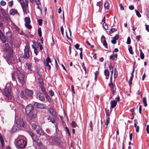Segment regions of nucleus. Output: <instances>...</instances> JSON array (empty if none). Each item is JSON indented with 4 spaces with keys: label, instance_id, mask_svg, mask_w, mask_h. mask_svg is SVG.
I'll return each mask as SVG.
<instances>
[{
    "label": "nucleus",
    "instance_id": "nucleus-49",
    "mask_svg": "<svg viewBox=\"0 0 149 149\" xmlns=\"http://www.w3.org/2000/svg\"><path fill=\"white\" fill-rule=\"evenodd\" d=\"M131 43V39L130 37L128 38L127 42V44H130Z\"/></svg>",
    "mask_w": 149,
    "mask_h": 149
},
{
    "label": "nucleus",
    "instance_id": "nucleus-62",
    "mask_svg": "<svg viewBox=\"0 0 149 149\" xmlns=\"http://www.w3.org/2000/svg\"><path fill=\"white\" fill-rule=\"evenodd\" d=\"M146 30L149 32V25H146Z\"/></svg>",
    "mask_w": 149,
    "mask_h": 149
},
{
    "label": "nucleus",
    "instance_id": "nucleus-14",
    "mask_svg": "<svg viewBox=\"0 0 149 149\" xmlns=\"http://www.w3.org/2000/svg\"><path fill=\"white\" fill-rule=\"evenodd\" d=\"M29 134L31 136L33 141L37 142L38 140V138L35 136L33 133L31 131H30L28 132Z\"/></svg>",
    "mask_w": 149,
    "mask_h": 149
},
{
    "label": "nucleus",
    "instance_id": "nucleus-5",
    "mask_svg": "<svg viewBox=\"0 0 149 149\" xmlns=\"http://www.w3.org/2000/svg\"><path fill=\"white\" fill-rule=\"evenodd\" d=\"M11 90L10 86H6L5 88L3 93L5 96V98H7L9 100L12 99V97L11 94Z\"/></svg>",
    "mask_w": 149,
    "mask_h": 149
},
{
    "label": "nucleus",
    "instance_id": "nucleus-34",
    "mask_svg": "<svg viewBox=\"0 0 149 149\" xmlns=\"http://www.w3.org/2000/svg\"><path fill=\"white\" fill-rule=\"evenodd\" d=\"M25 26L27 29H31L32 28V26L29 24L25 23Z\"/></svg>",
    "mask_w": 149,
    "mask_h": 149
},
{
    "label": "nucleus",
    "instance_id": "nucleus-18",
    "mask_svg": "<svg viewBox=\"0 0 149 149\" xmlns=\"http://www.w3.org/2000/svg\"><path fill=\"white\" fill-rule=\"evenodd\" d=\"M49 112L54 117H56V112L54 111L53 108L51 107H50L49 109Z\"/></svg>",
    "mask_w": 149,
    "mask_h": 149
},
{
    "label": "nucleus",
    "instance_id": "nucleus-1",
    "mask_svg": "<svg viewBox=\"0 0 149 149\" xmlns=\"http://www.w3.org/2000/svg\"><path fill=\"white\" fill-rule=\"evenodd\" d=\"M33 106L31 104L28 105L25 108L26 113L29 116L30 119L35 120L37 115V111L34 110Z\"/></svg>",
    "mask_w": 149,
    "mask_h": 149
},
{
    "label": "nucleus",
    "instance_id": "nucleus-11",
    "mask_svg": "<svg viewBox=\"0 0 149 149\" xmlns=\"http://www.w3.org/2000/svg\"><path fill=\"white\" fill-rule=\"evenodd\" d=\"M3 50L4 52H7V53L13 52V49L10 47L9 44L7 43L5 44V48Z\"/></svg>",
    "mask_w": 149,
    "mask_h": 149
},
{
    "label": "nucleus",
    "instance_id": "nucleus-59",
    "mask_svg": "<svg viewBox=\"0 0 149 149\" xmlns=\"http://www.w3.org/2000/svg\"><path fill=\"white\" fill-rule=\"evenodd\" d=\"M109 59L110 60H114V56L113 55H111L109 56Z\"/></svg>",
    "mask_w": 149,
    "mask_h": 149
},
{
    "label": "nucleus",
    "instance_id": "nucleus-24",
    "mask_svg": "<svg viewBox=\"0 0 149 149\" xmlns=\"http://www.w3.org/2000/svg\"><path fill=\"white\" fill-rule=\"evenodd\" d=\"M21 5L24 14H27L26 7L27 6L26 5L25 3L21 4Z\"/></svg>",
    "mask_w": 149,
    "mask_h": 149
},
{
    "label": "nucleus",
    "instance_id": "nucleus-6",
    "mask_svg": "<svg viewBox=\"0 0 149 149\" xmlns=\"http://www.w3.org/2000/svg\"><path fill=\"white\" fill-rule=\"evenodd\" d=\"M48 140L51 145L59 144L61 143L60 139L58 137L49 136L48 137Z\"/></svg>",
    "mask_w": 149,
    "mask_h": 149
},
{
    "label": "nucleus",
    "instance_id": "nucleus-7",
    "mask_svg": "<svg viewBox=\"0 0 149 149\" xmlns=\"http://www.w3.org/2000/svg\"><path fill=\"white\" fill-rule=\"evenodd\" d=\"M30 47L27 45L25 46L24 49V54L23 55V58H24L28 59L30 57V55L31 54V51L30 52Z\"/></svg>",
    "mask_w": 149,
    "mask_h": 149
},
{
    "label": "nucleus",
    "instance_id": "nucleus-53",
    "mask_svg": "<svg viewBox=\"0 0 149 149\" xmlns=\"http://www.w3.org/2000/svg\"><path fill=\"white\" fill-rule=\"evenodd\" d=\"M34 53L36 55H37L38 53V51L37 49L36 48L34 49Z\"/></svg>",
    "mask_w": 149,
    "mask_h": 149
},
{
    "label": "nucleus",
    "instance_id": "nucleus-41",
    "mask_svg": "<svg viewBox=\"0 0 149 149\" xmlns=\"http://www.w3.org/2000/svg\"><path fill=\"white\" fill-rule=\"evenodd\" d=\"M71 125L72 127H76L77 126V124L74 121H73L71 123Z\"/></svg>",
    "mask_w": 149,
    "mask_h": 149
},
{
    "label": "nucleus",
    "instance_id": "nucleus-32",
    "mask_svg": "<svg viewBox=\"0 0 149 149\" xmlns=\"http://www.w3.org/2000/svg\"><path fill=\"white\" fill-rule=\"evenodd\" d=\"M105 112L106 114V117H109V110L105 109Z\"/></svg>",
    "mask_w": 149,
    "mask_h": 149
},
{
    "label": "nucleus",
    "instance_id": "nucleus-63",
    "mask_svg": "<svg viewBox=\"0 0 149 149\" xmlns=\"http://www.w3.org/2000/svg\"><path fill=\"white\" fill-rule=\"evenodd\" d=\"M129 8L130 10H133L134 9V6L133 5H132L130 6H129Z\"/></svg>",
    "mask_w": 149,
    "mask_h": 149
},
{
    "label": "nucleus",
    "instance_id": "nucleus-57",
    "mask_svg": "<svg viewBox=\"0 0 149 149\" xmlns=\"http://www.w3.org/2000/svg\"><path fill=\"white\" fill-rule=\"evenodd\" d=\"M146 130L148 134H149V126L147 125L146 126Z\"/></svg>",
    "mask_w": 149,
    "mask_h": 149
},
{
    "label": "nucleus",
    "instance_id": "nucleus-40",
    "mask_svg": "<svg viewBox=\"0 0 149 149\" xmlns=\"http://www.w3.org/2000/svg\"><path fill=\"white\" fill-rule=\"evenodd\" d=\"M106 121L105 122V125L107 126L109 124L110 119L109 117H106Z\"/></svg>",
    "mask_w": 149,
    "mask_h": 149
},
{
    "label": "nucleus",
    "instance_id": "nucleus-4",
    "mask_svg": "<svg viewBox=\"0 0 149 149\" xmlns=\"http://www.w3.org/2000/svg\"><path fill=\"white\" fill-rule=\"evenodd\" d=\"M15 144L17 148L22 149L24 148L26 146V142L22 139H20L15 142Z\"/></svg>",
    "mask_w": 149,
    "mask_h": 149
},
{
    "label": "nucleus",
    "instance_id": "nucleus-52",
    "mask_svg": "<svg viewBox=\"0 0 149 149\" xmlns=\"http://www.w3.org/2000/svg\"><path fill=\"white\" fill-rule=\"evenodd\" d=\"M82 67L83 68L85 72V73H86V68L84 65V63H82Z\"/></svg>",
    "mask_w": 149,
    "mask_h": 149
},
{
    "label": "nucleus",
    "instance_id": "nucleus-28",
    "mask_svg": "<svg viewBox=\"0 0 149 149\" xmlns=\"http://www.w3.org/2000/svg\"><path fill=\"white\" fill-rule=\"evenodd\" d=\"M32 127L33 129L36 130L37 129L39 128L40 127L39 126L37 125L35 123H32Z\"/></svg>",
    "mask_w": 149,
    "mask_h": 149
},
{
    "label": "nucleus",
    "instance_id": "nucleus-44",
    "mask_svg": "<svg viewBox=\"0 0 149 149\" xmlns=\"http://www.w3.org/2000/svg\"><path fill=\"white\" fill-rule=\"evenodd\" d=\"M37 22L40 26H41L42 24V19H38Z\"/></svg>",
    "mask_w": 149,
    "mask_h": 149
},
{
    "label": "nucleus",
    "instance_id": "nucleus-21",
    "mask_svg": "<svg viewBox=\"0 0 149 149\" xmlns=\"http://www.w3.org/2000/svg\"><path fill=\"white\" fill-rule=\"evenodd\" d=\"M20 96L23 99L26 100L28 99L27 95L25 94V91H21L20 93Z\"/></svg>",
    "mask_w": 149,
    "mask_h": 149
},
{
    "label": "nucleus",
    "instance_id": "nucleus-30",
    "mask_svg": "<svg viewBox=\"0 0 149 149\" xmlns=\"http://www.w3.org/2000/svg\"><path fill=\"white\" fill-rule=\"evenodd\" d=\"M24 21L25 22V23L30 24L31 22L30 19L28 17H26L25 18Z\"/></svg>",
    "mask_w": 149,
    "mask_h": 149
},
{
    "label": "nucleus",
    "instance_id": "nucleus-56",
    "mask_svg": "<svg viewBox=\"0 0 149 149\" xmlns=\"http://www.w3.org/2000/svg\"><path fill=\"white\" fill-rule=\"evenodd\" d=\"M111 42L113 44H115L116 42V40L113 39L111 40Z\"/></svg>",
    "mask_w": 149,
    "mask_h": 149
},
{
    "label": "nucleus",
    "instance_id": "nucleus-55",
    "mask_svg": "<svg viewBox=\"0 0 149 149\" xmlns=\"http://www.w3.org/2000/svg\"><path fill=\"white\" fill-rule=\"evenodd\" d=\"M1 5L2 6H4L6 4V2L3 1H1L0 2Z\"/></svg>",
    "mask_w": 149,
    "mask_h": 149
},
{
    "label": "nucleus",
    "instance_id": "nucleus-42",
    "mask_svg": "<svg viewBox=\"0 0 149 149\" xmlns=\"http://www.w3.org/2000/svg\"><path fill=\"white\" fill-rule=\"evenodd\" d=\"M141 52H140V58L141 59H143L144 57V54L141 52Z\"/></svg>",
    "mask_w": 149,
    "mask_h": 149
},
{
    "label": "nucleus",
    "instance_id": "nucleus-64",
    "mask_svg": "<svg viewBox=\"0 0 149 149\" xmlns=\"http://www.w3.org/2000/svg\"><path fill=\"white\" fill-rule=\"evenodd\" d=\"M119 38V36L118 35H116L114 37V39L117 40Z\"/></svg>",
    "mask_w": 149,
    "mask_h": 149
},
{
    "label": "nucleus",
    "instance_id": "nucleus-25",
    "mask_svg": "<svg viewBox=\"0 0 149 149\" xmlns=\"http://www.w3.org/2000/svg\"><path fill=\"white\" fill-rule=\"evenodd\" d=\"M47 120L48 123L51 122L52 123H54L55 122L54 119L50 116H48Z\"/></svg>",
    "mask_w": 149,
    "mask_h": 149
},
{
    "label": "nucleus",
    "instance_id": "nucleus-60",
    "mask_svg": "<svg viewBox=\"0 0 149 149\" xmlns=\"http://www.w3.org/2000/svg\"><path fill=\"white\" fill-rule=\"evenodd\" d=\"M119 6L120 7V9L121 10H123L124 9V8L123 6L121 4H119Z\"/></svg>",
    "mask_w": 149,
    "mask_h": 149
},
{
    "label": "nucleus",
    "instance_id": "nucleus-51",
    "mask_svg": "<svg viewBox=\"0 0 149 149\" xmlns=\"http://www.w3.org/2000/svg\"><path fill=\"white\" fill-rule=\"evenodd\" d=\"M103 27L106 30H107L108 28V26L105 23H104L103 25Z\"/></svg>",
    "mask_w": 149,
    "mask_h": 149
},
{
    "label": "nucleus",
    "instance_id": "nucleus-29",
    "mask_svg": "<svg viewBox=\"0 0 149 149\" xmlns=\"http://www.w3.org/2000/svg\"><path fill=\"white\" fill-rule=\"evenodd\" d=\"M104 8L107 10L109 8V3L107 1H106L104 3Z\"/></svg>",
    "mask_w": 149,
    "mask_h": 149
},
{
    "label": "nucleus",
    "instance_id": "nucleus-47",
    "mask_svg": "<svg viewBox=\"0 0 149 149\" xmlns=\"http://www.w3.org/2000/svg\"><path fill=\"white\" fill-rule=\"evenodd\" d=\"M65 129L67 132L69 136H70V134L68 128L67 127H65Z\"/></svg>",
    "mask_w": 149,
    "mask_h": 149
},
{
    "label": "nucleus",
    "instance_id": "nucleus-9",
    "mask_svg": "<svg viewBox=\"0 0 149 149\" xmlns=\"http://www.w3.org/2000/svg\"><path fill=\"white\" fill-rule=\"evenodd\" d=\"M46 61H44V63L45 67V71L47 72V70L48 71H49L51 68V66L50 65H49V63H51V61L50 58L49 57H47L46 59Z\"/></svg>",
    "mask_w": 149,
    "mask_h": 149
},
{
    "label": "nucleus",
    "instance_id": "nucleus-20",
    "mask_svg": "<svg viewBox=\"0 0 149 149\" xmlns=\"http://www.w3.org/2000/svg\"><path fill=\"white\" fill-rule=\"evenodd\" d=\"M9 13L11 15H14L15 14L19 15L17 10L15 9H11Z\"/></svg>",
    "mask_w": 149,
    "mask_h": 149
},
{
    "label": "nucleus",
    "instance_id": "nucleus-61",
    "mask_svg": "<svg viewBox=\"0 0 149 149\" xmlns=\"http://www.w3.org/2000/svg\"><path fill=\"white\" fill-rule=\"evenodd\" d=\"M136 131L137 132H138L139 131V126H137V127H136Z\"/></svg>",
    "mask_w": 149,
    "mask_h": 149
},
{
    "label": "nucleus",
    "instance_id": "nucleus-16",
    "mask_svg": "<svg viewBox=\"0 0 149 149\" xmlns=\"http://www.w3.org/2000/svg\"><path fill=\"white\" fill-rule=\"evenodd\" d=\"M26 70H28L27 72L28 73H30L31 72V65L30 63H27L26 64Z\"/></svg>",
    "mask_w": 149,
    "mask_h": 149
},
{
    "label": "nucleus",
    "instance_id": "nucleus-36",
    "mask_svg": "<svg viewBox=\"0 0 149 149\" xmlns=\"http://www.w3.org/2000/svg\"><path fill=\"white\" fill-rule=\"evenodd\" d=\"M143 101L144 103V106L146 107L147 106V103L146 98L145 97H143Z\"/></svg>",
    "mask_w": 149,
    "mask_h": 149
},
{
    "label": "nucleus",
    "instance_id": "nucleus-48",
    "mask_svg": "<svg viewBox=\"0 0 149 149\" xmlns=\"http://www.w3.org/2000/svg\"><path fill=\"white\" fill-rule=\"evenodd\" d=\"M49 93L50 95L51 96H53L54 94V92L52 90H50L49 91Z\"/></svg>",
    "mask_w": 149,
    "mask_h": 149
},
{
    "label": "nucleus",
    "instance_id": "nucleus-15",
    "mask_svg": "<svg viewBox=\"0 0 149 149\" xmlns=\"http://www.w3.org/2000/svg\"><path fill=\"white\" fill-rule=\"evenodd\" d=\"M17 125L21 127H24V123L22 119L19 118L18 119L16 122Z\"/></svg>",
    "mask_w": 149,
    "mask_h": 149
},
{
    "label": "nucleus",
    "instance_id": "nucleus-12",
    "mask_svg": "<svg viewBox=\"0 0 149 149\" xmlns=\"http://www.w3.org/2000/svg\"><path fill=\"white\" fill-rule=\"evenodd\" d=\"M33 103L34 106L38 109H44L46 108L45 105L44 104L38 103L36 102H33Z\"/></svg>",
    "mask_w": 149,
    "mask_h": 149
},
{
    "label": "nucleus",
    "instance_id": "nucleus-38",
    "mask_svg": "<svg viewBox=\"0 0 149 149\" xmlns=\"http://www.w3.org/2000/svg\"><path fill=\"white\" fill-rule=\"evenodd\" d=\"M114 78H116L117 77L118 75V72L117 69L116 68H115L114 69Z\"/></svg>",
    "mask_w": 149,
    "mask_h": 149
},
{
    "label": "nucleus",
    "instance_id": "nucleus-35",
    "mask_svg": "<svg viewBox=\"0 0 149 149\" xmlns=\"http://www.w3.org/2000/svg\"><path fill=\"white\" fill-rule=\"evenodd\" d=\"M128 50L129 52L130 53L132 54H134V52L132 51V46H130L128 49Z\"/></svg>",
    "mask_w": 149,
    "mask_h": 149
},
{
    "label": "nucleus",
    "instance_id": "nucleus-17",
    "mask_svg": "<svg viewBox=\"0 0 149 149\" xmlns=\"http://www.w3.org/2000/svg\"><path fill=\"white\" fill-rule=\"evenodd\" d=\"M108 86L111 88L112 94H114L116 90V86L114 85L113 84V83H110L109 84Z\"/></svg>",
    "mask_w": 149,
    "mask_h": 149
},
{
    "label": "nucleus",
    "instance_id": "nucleus-3",
    "mask_svg": "<svg viewBox=\"0 0 149 149\" xmlns=\"http://www.w3.org/2000/svg\"><path fill=\"white\" fill-rule=\"evenodd\" d=\"M17 74L19 81L23 86L25 83L26 80L24 72L22 71H17Z\"/></svg>",
    "mask_w": 149,
    "mask_h": 149
},
{
    "label": "nucleus",
    "instance_id": "nucleus-54",
    "mask_svg": "<svg viewBox=\"0 0 149 149\" xmlns=\"http://www.w3.org/2000/svg\"><path fill=\"white\" fill-rule=\"evenodd\" d=\"M13 4V1H11L8 2V5L9 6L11 7Z\"/></svg>",
    "mask_w": 149,
    "mask_h": 149
},
{
    "label": "nucleus",
    "instance_id": "nucleus-26",
    "mask_svg": "<svg viewBox=\"0 0 149 149\" xmlns=\"http://www.w3.org/2000/svg\"><path fill=\"white\" fill-rule=\"evenodd\" d=\"M117 102L115 100L111 101L110 102L111 107L113 108H114L117 105Z\"/></svg>",
    "mask_w": 149,
    "mask_h": 149
},
{
    "label": "nucleus",
    "instance_id": "nucleus-43",
    "mask_svg": "<svg viewBox=\"0 0 149 149\" xmlns=\"http://www.w3.org/2000/svg\"><path fill=\"white\" fill-rule=\"evenodd\" d=\"M102 3L101 1H99L97 3V6H99L100 8L102 6Z\"/></svg>",
    "mask_w": 149,
    "mask_h": 149
},
{
    "label": "nucleus",
    "instance_id": "nucleus-31",
    "mask_svg": "<svg viewBox=\"0 0 149 149\" xmlns=\"http://www.w3.org/2000/svg\"><path fill=\"white\" fill-rule=\"evenodd\" d=\"M109 70L111 73V75H112L113 74V67L111 65V64L110 65H109Z\"/></svg>",
    "mask_w": 149,
    "mask_h": 149
},
{
    "label": "nucleus",
    "instance_id": "nucleus-39",
    "mask_svg": "<svg viewBox=\"0 0 149 149\" xmlns=\"http://www.w3.org/2000/svg\"><path fill=\"white\" fill-rule=\"evenodd\" d=\"M135 11L136 13V15L139 17H141V15L139 13V12L137 10H135Z\"/></svg>",
    "mask_w": 149,
    "mask_h": 149
},
{
    "label": "nucleus",
    "instance_id": "nucleus-10",
    "mask_svg": "<svg viewBox=\"0 0 149 149\" xmlns=\"http://www.w3.org/2000/svg\"><path fill=\"white\" fill-rule=\"evenodd\" d=\"M36 97L37 99H39L42 102L45 101V98L43 95L40 92L37 91L36 92Z\"/></svg>",
    "mask_w": 149,
    "mask_h": 149
},
{
    "label": "nucleus",
    "instance_id": "nucleus-45",
    "mask_svg": "<svg viewBox=\"0 0 149 149\" xmlns=\"http://www.w3.org/2000/svg\"><path fill=\"white\" fill-rule=\"evenodd\" d=\"M45 95V97L49 101H50L51 100V98L47 94H46Z\"/></svg>",
    "mask_w": 149,
    "mask_h": 149
},
{
    "label": "nucleus",
    "instance_id": "nucleus-13",
    "mask_svg": "<svg viewBox=\"0 0 149 149\" xmlns=\"http://www.w3.org/2000/svg\"><path fill=\"white\" fill-rule=\"evenodd\" d=\"M25 94L27 95V96L33 97V93L31 90L27 89H25Z\"/></svg>",
    "mask_w": 149,
    "mask_h": 149
},
{
    "label": "nucleus",
    "instance_id": "nucleus-50",
    "mask_svg": "<svg viewBox=\"0 0 149 149\" xmlns=\"http://www.w3.org/2000/svg\"><path fill=\"white\" fill-rule=\"evenodd\" d=\"M116 31V29H115L114 28H112L110 30V31H109V33H113Z\"/></svg>",
    "mask_w": 149,
    "mask_h": 149
},
{
    "label": "nucleus",
    "instance_id": "nucleus-58",
    "mask_svg": "<svg viewBox=\"0 0 149 149\" xmlns=\"http://www.w3.org/2000/svg\"><path fill=\"white\" fill-rule=\"evenodd\" d=\"M79 45L78 44H76L75 45V47L77 49H79Z\"/></svg>",
    "mask_w": 149,
    "mask_h": 149
},
{
    "label": "nucleus",
    "instance_id": "nucleus-23",
    "mask_svg": "<svg viewBox=\"0 0 149 149\" xmlns=\"http://www.w3.org/2000/svg\"><path fill=\"white\" fill-rule=\"evenodd\" d=\"M37 133L40 135L43 136L44 135V132L42 131V129L39 127L38 129H37L36 130Z\"/></svg>",
    "mask_w": 149,
    "mask_h": 149
},
{
    "label": "nucleus",
    "instance_id": "nucleus-8",
    "mask_svg": "<svg viewBox=\"0 0 149 149\" xmlns=\"http://www.w3.org/2000/svg\"><path fill=\"white\" fill-rule=\"evenodd\" d=\"M0 11L1 14L2 15V16L1 17V18L2 19V21L3 22H4L6 21H8V22L10 21V19L9 17L7 16L6 12L3 8H1L0 9Z\"/></svg>",
    "mask_w": 149,
    "mask_h": 149
},
{
    "label": "nucleus",
    "instance_id": "nucleus-19",
    "mask_svg": "<svg viewBox=\"0 0 149 149\" xmlns=\"http://www.w3.org/2000/svg\"><path fill=\"white\" fill-rule=\"evenodd\" d=\"M101 42H102L103 43V45L104 46L107 48V44L105 40V37L102 36L101 37Z\"/></svg>",
    "mask_w": 149,
    "mask_h": 149
},
{
    "label": "nucleus",
    "instance_id": "nucleus-37",
    "mask_svg": "<svg viewBox=\"0 0 149 149\" xmlns=\"http://www.w3.org/2000/svg\"><path fill=\"white\" fill-rule=\"evenodd\" d=\"M38 33L39 36L40 37H42V32L41 31V29L40 28L38 29Z\"/></svg>",
    "mask_w": 149,
    "mask_h": 149
},
{
    "label": "nucleus",
    "instance_id": "nucleus-46",
    "mask_svg": "<svg viewBox=\"0 0 149 149\" xmlns=\"http://www.w3.org/2000/svg\"><path fill=\"white\" fill-rule=\"evenodd\" d=\"M37 44L38 45V46L39 47L40 50L41 51L43 49V47L40 43V42H39L38 43H37Z\"/></svg>",
    "mask_w": 149,
    "mask_h": 149
},
{
    "label": "nucleus",
    "instance_id": "nucleus-22",
    "mask_svg": "<svg viewBox=\"0 0 149 149\" xmlns=\"http://www.w3.org/2000/svg\"><path fill=\"white\" fill-rule=\"evenodd\" d=\"M40 84H41L40 88L42 92L44 93V94L46 95L47 94V93L45 91V89L43 86V83L41 81L40 82Z\"/></svg>",
    "mask_w": 149,
    "mask_h": 149
},
{
    "label": "nucleus",
    "instance_id": "nucleus-2",
    "mask_svg": "<svg viewBox=\"0 0 149 149\" xmlns=\"http://www.w3.org/2000/svg\"><path fill=\"white\" fill-rule=\"evenodd\" d=\"M13 53H7L6 54L5 58L9 64L15 63L17 62L16 57L13 55Z\"/></svg>",
    "mask_w": 149,
    "mask_h": 149
},
{
    "label": "nucleus",
    "instance_id": "nucleus-27",
    "mask_svg": "<svg viewBox=\"0 0 149 149\" xmlns=\"http://www.w3.org/2000/svg\"><path fill=\"white\" fill-rule=\"evenodd\" d=\"M104 73L106 76V79H108L109 74V71L107 69H105L104 71Z\"/></svg>",
    "mask_w": 149,
    "mask_h": 149
},
{
    "label": "nucleus",
    "instance_id": "nucleus-33",
    "mask_svg": "<svg viewBox=\"0 0 149 149\" xmlns=\"http://www.w3.org/2000/svg\"><path fill=\"white\" fill-rule=\"evenodd\" d=\"M35 71L36 73L37 74L39 75H40L41 73L39 70L38 68H36L35 69Z\"/></svg>",
    "mask_w": 149,
    "mask_h": 149
}]
</instances>
